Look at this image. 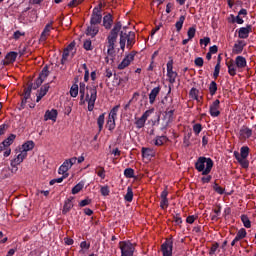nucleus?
<instances>
[{"mask_svg":"<svg viewBox=\"0 0 256 256\" xmlns=\"http://www.w3.org/2000/svg\"><path fill=\"white\" fill-rule=\"evenodd\" d=\"M80 105L88 103V111L95 109V101H97V86H85V83L80 82Z\"/></svg>","mask_w":256,"mask_h":256,"instance_id":"obj_1","label":"nucleus"},{"mask_svg":"<svg viewBox=\"0 0 256 256\" xmlns=\"http://www.w3.org/2000/svg\"><path fill=\"white\" fill-rule=\"evenodd\" d=\"M213 160L211 158H207L205 156H200L195 164L194 167L198 173H201L202 175H209L213 169Z\"/></svg>","mask_w":256,"mask_h":256,"instance_id":"obj_2","label":"nucleus"},{"mask_svg":"<svg viewBox=\"0 0 256 256\" xmlns=\"http://www.w3.org/2000/svg\"><path fill=\"white\" fill-rule=\"evenodd\" d=\"M119 31H121V22H117L110 34L107 37V53L108 55H115V44L117 43V37H119Z\"/></svg>","mask_w":256,"mask_h":256,"instance_id":"obj_3","label":"nucleus"},{"mask_svg":"<svg viewBox=\"0 0 256 256\" xmlns=\"http://www.w3.org/2000/svg\"><path fill=\"white\" fill-rule=\"evenodd\" d=\"M125 45L127 49H133V45H135V32L120 33V49L122 51H125Z\"/></svg>","mask_w":256,"mask_h":256,"instance_id":"obj_4","label":"nucleus"},{"mask_svg":"<svg viewBox=\"0 0 256 256\" xmlns=\"http://www.w3.org/2000/svg\"><path fill=\"white\" fill-rule=\"evenodd\" d=\"M234 157L238 161V163L243 167V169H247L249 167V161L247 158L249 157V148L248 146H243L240 149V153L235 151Z\"/></svg>","mask_w":256,"mask_h":256,"instance_id":"obj_5","label":"nucleus"},{"mask_svg":"<svg viewBox=\"0 0 256 256\" xmlns=\"http://www.w3.org/2000/svg\"><path fill=\"white\" fill-rule=\"evenodd\" d=\"M136 244L131 241H120L119 249L121 250V256H133L135 253Z\"/></svg>","mask_w":256,"mask_h":256,"instance_id":"obj_6","label":"nucleus"},{"mask_svg":"<svg viewBox=\"0 0 256 256\" xmlns=\"http://www.w3.org/2000/svg\"><path fill=\"white\" fill-rule=\"evenodd\" d=\"M75 42H71L63 51L61 64L65 65L75 57Z\"/></svg>","mask_w":256,"mask_h":256,"instance_id":"obj_7","label":"nucleus"},{"mask_svg":"<svg viewBox=\"0 0 256 256\" xmlns=\"http://www.w3.org/2000/svg\"><path fill=\"white\" fill-rule=\"evenodd\" d=\"M103 9V4H98L92 12V16H91V20L90 23L91 25H99V23H101L102 19H103V15H102V10Z\"/></svg>","mask_w":256,"mask_h":256,"instance_id":"obj_8","label":"nucleus"},{"mask_svg":"<svg viewBox=\"0 0 256 256\" xmlns=\"http://www.w3.org/2000/svg\"><path fill=\"white\" fill-rule=\"evenodd\" d=\"M77 163V157H72L69 159H66L63 164L59 167L58 173L59 175H69L67 173L71 167H73Z\"/></svg>","mask_w":256,"mask_h":256,"instance_id":"obj_9","label":"nucleus"},{"mask_svg":"<svg viewBox=\"0 0 256 256\" xmlns=\"http://www.w3.org/2000/svg\"><path fill=\"white\" fill-rule=\"evenodd\" d=\"M135 55H137V52L132 51L129 54L125 56V58L121 61V63L118 65V69L120 71H123V69H127L135 61Z\"/></svg>","mask_w":256,"mask_h":256,"instance_id":"obj_10","label":"nucleus"},{"mask_svg":"<svg viewBox=\"0 0 256 256\" xmlns=\"http://www.w3.org/2000/svg\"><path fill=\"white\" fill-rule=\"evenodd\" d=\"M209 113L211 117H219L221 115V101L219 99L214 100L210 104Z\"/></svg>","mask_w":256,"mask_h":256,"instance_id":"obj_11","label":"nucleus"},{"mask_svg":"<svg viewBox=\"0 0 256 256\" xmlns=\"http://www.w3.org/2000/svg\"><path fill=\"white\" fill-rule=\"evenodd\" d=\"M161 252L163 256H173V241L166 240L161 245Z\"/></svg>","mask_w":256,"mask_h":256,"instance_id":"obj_12","label":"nucleus"},{"mask_svg":"<svg viewBox=\"0 0 256 256\" xmlns=\"http://www.w3.org/2000/svg\"><path fill=\"white\" fill-rule=\"evenodd\" d=\"M253 135V130L247 126H242L239 131L238 139L240 141H247Z\"/></svg>","mask_w":256,"mask_h":256,"instance_id":"obj_13","label":"nucleus"},{"mask_svg":"<svg viewBox=\"0 0 256 256\" xmlns=\"http://www.w3.org/2000/svg\"><path fill=\"white\" fill-rule=\"evenodd\" d=\"M58 115L59 112L57 109L46 110L44 114V121H52L53 123H56Z\"/></svg>","mask_w":256,"mask_h":256,"instance_id":"obj_14","label":"nucleus"},{"mask_svg":"<svg viewBox=\"0 0 256 256\" xmlns=\"http://www.w3.org/2000/svg\"><path fill=\"white\" fill-rule=\"evenodd\" d=\"M151 112L149 110L145 111L140 118L136 119L135 125L137 129H143L145 127V123H147V119H149V115Z\"/></svg>","mask_w":256,"mask_h":256,"instance_id":"obj_15","label":"nucleus"},{"mask_svg":"<svg viewBox=\"0 0 256 256\" xmlns=\"http://www.w3.org/2000/svg\"><path fill=\"white\" fill-rule=\"evenodd\" d=\"M253 27L251 25H247L246 27H241L238 30L239 39H247L249 37V33H252Z\"/></svg>","mask_w":256,"mask_h":256,"instance_id":"obj_16","label":"nucleus"},{"mask_svg":"<svg viewBox=\"0 0 256 256\" xmlns=\"http://www.w3.org/2000/svg\"><path fill=\"white\" fill-rule=\"evenodd\" d=\"M169 195V191H167V189H164L162 192H161V195H160V207L161 209L165 210L167 209V207H169V199L167 198Z\"/></svg>","mask_w":256,"mask_h":256,"instance_id":"obj_17","label":"nucleus"},{"mask_svg":"<svg viewBox=\"0 0 256 256\" xmlns=\"http://www.w3.org/2000/svg\"><path fill=\"white\" fill-rule=\"evenodd\" d=\"M25 159H27V153L20 151V153L11 161V167L21 165Z\"/></svg>","mask_w":256,"mask_h":256,"instance_id":"obj_18","label":"nucleus"},{"mask_svg":"<svg viewBox=\"0 0 256 256\" xmlns=\"http://www.w3.org/2000/svg\"><path fill=\"white\" fill-rule=\"evenodd\" d=\"M53 23H54L53 21H50V23H48L45 26L43 32L41 33V37H40L41 41H47V38L49 37V35H51V31H53L54 29Z\"/></svg>","mask_w":256,"mask_h":256,"instance_id":"obj_19","label":"nucleus"},{"mask_svg":"<svg viewBox=\"0 0 256 256\" xmlns=\"http://www.w3.org/2000/svg\"><path fill=\"white\" fill-rule=\"evenodd\" d=\"M16 137L17 136L15 134H11L7 139H5L2 143H0V151H5V149L11 147Z\"/></svg>","mask_w":256,"mask_h":256,"instance_id":"obj_20","label":"nucleus"},{"mask_svg":"<svg viewBox=\"0 0 256 256\" xmlns=\"http://www.w3.org/2000/svg\"><path fill=\"white\" fill-rule=\"evenodd\" d=\"M235 65L239 71H243L247 67V59L243 56H237L235 58Z\"/></svg>","mask_w":256,"mask_h":256,"instance_id":"obj_21","label":"nucleus"},{"mask_svg":"<svg viewBox=\"0 0 256 256\" xmlns=\"http://www.w3.org/2000/svg\"><path fill=\"white\" fill-rule=\"evenodd\" d=\"M244 48H245V42L243 40H239L237 41V43L234 44L232 52L234 55H241V53H243Z\"/></svg>","mask_w":256,"mask_h":256,"instance_id":"obj_22","label":"nucleus"},{"mask_svg":"<svg viewBox=\"0 0 256 256\" xmlns=\"http://www.w3.org/2000/svg\"><path fill=\"white\" fill-rule=\"evenodd\" d=\"M161 93V86L155 87L151 90L149 94V103L150 105H153L155 103V99H157V96Z\"/></svg>","mask_w":256,"mask_h":256,"instance_id":"obj_23","label":"nucleus"},{"mask_svg":"<svg viewBox=\"0 0 256 256\" xmlns=\"http://www.w3.org/2000/svg\"><path fill=\"white\" fill-rule=\"evenodd\" d=\"M226 67H228V73L230 77H235L237 75V65L233 62V60H230L226 62Z\"/></svg>","mask_w":256,"mask_h":256,"instance_id":"obj_24","label":"nucleus"},{"mask_svg":"<svg viewBox=\"0 0 256 256\" xmlns=\"http://www.w3.org/2000/svg\"><path fill=\"white\" fill-rule=\"evenodd\" d=\"M73 197H69L65 202L63 206L62 213L63 215H67L71 209H73Z\"/></svg>","mask_w":256,"mask_h":256,"instance_id":"obj_25","label":"nucleus"},{"mask_svg":"<svg viewBox=\"0 0 256 256\" xmlns=\"http://www.w3.org/2000/svg\"><path fill=\"white\" fill-rule=\"evenodd\" d=\"M17 60V52H9L5 57L4 65H11Z\"/></svg>","mask_w":256,"mask_h":256,"instance_id":"obj_26","label":"nucleus"},{"mask_svg":"<svg viewBox=\"0 0 256 256\" xmlns=\"http://www.w3.org/2000/svg\"><path fill=\"white\" fill-rule=\"evenodd\" d=\"M35 149V142L32 140L25 142L21 147L22 153H27V151H33Z\"/></svg>","mask_w":256,"mask_h":256,"instance_id":"obj_27","label":"nucleus"},{"mask_svg":"<svg viewBox=\"0 0 256 256\" xmlns=\"http://www.w3.org/2000/svg\"><path fill=\"white\" fill-rule=\"evenodd\" d=\"M103 25L105 29H111V27H113V16L111 14H107L104 16Z\"/></svg>","mask_w":256,"mask_h":256,"instance_id":"obj_28","label":"nucleus"},{"mask_svg":"<svg viewBox=\"0 0 256 256\" xmlns=\"http://www.w3.org/2000/svg\"><path fill=\"white\" fill-rule=\"evenodd\" d=\"M97 33H99V26H97V24H91L87 28V35H90V37H95Z\"/></svg>","mask_w":256,"mask_h":256,"instance_id":"obj_29","label":"nucleus"},{"mask_svg":"<svg viewBox=\"0 0 256 256\" xmlns=\"http://www.w3.org/2000/svg\"><path fill=\"white\" fill-rule=\"evenodd\" d=\"M142 157L146 159H151V157H155V151L151 148H142Z\"/></svg>","mask_w":256,"mask_h":256,"instance_id":"obj_30","label":"nucleus"},{"mask_svg":"<svg viewBox=\"0 0 256 256\" xmlns=\"http://www.w3.org/2000/svg\"><path fill=\"white\" fill-rule=\"evenodd\" d=\"M167 141H169V138H167V136H157L154 139V145H156V147H161V145L167 143Z\"/></svg>","mask_w":256,"mask_h":256,"instance_id":"obj_31","label":"nucleus"},{"mask_svg":"<svg viewBox=\"0 0 256 256\" xmlns=\"http://www.w3.org/2000/svg\"><path fill=\"white\" fill-rule=\"evenodd\" d=\"M220 71H221V59L219 57L213 72V78L215 79V81H217V79L219 78Z\"/></svg>","mask_w":256,"mask_h":256,"instance_id":"obj_32","label":"nucleus"},{"mask_svg":"<svg viewBox=\"0 0 256 256\" xmlns=\"http://www.w3.org/2000/svg\"><path fill=\"white\" fill-rule=\"evenodd\" d=\"M32 89H33L32 84L24 89V96H23V99H22V103H27V99H29V97H31V90Z\"/></svg>","mask_w":256,"mask_h":256,"instance_id":"obj_33","label":"nucleus"},{"mask_svg":"<svg viewBox=\"0 0 256 256\" xmlns=\"http://www.w3.org/2000/svg\"><path fill=\"white\" fill-rule=\"evenodd\" d=\"M97 125L99 129V133L103 131V126L105 125V113L101 114L97 119Z\"/></svg>","mask_w":256,"mask_h":256,"instance_id":"obj_34","label":"nucleus"},{"mask_svg":"<svg viewBox=\"0 0 256 256\" xmlns=\"http://www.w3.org/2000/svg\"><path fill=\"white\" fill-rule=\"evenodd\" d=\"M217 89H218V87H217V82L212 81V82L209 84V86H208V90H209V93H210L211 97H213L214 95L217 94Z\"/></svg>","mask_w":256,"mask_h":256,"instance_id":"obj_35","label":"nucleus"},{"mask_svg":"<svg viewBox=\"0 0 256 256\" xmlns=\"http://www.w3.org/2000/svg\"><path fill=\"white\" fill-rule=\"evenodd\" d=\"M48 91H49V86H44L43 88L40 89V92L36 99L37 103H39V101H41V99H43V97L47 95Z\"/></svg>","mask_w":256,"mask_h":256,"instance_id":"obj_36","label":"nucleus"},{"mask_svg":"<svg viewBox=\"0 0 256 256\" xmlns=\"http://www.w3.org/2000/svg\"><path fill=\"white\" fill-rule=\"evenodd\" d=\"M247 237V230L245 228H241L237 233H236V241H241V239H245Z\"/></svg>","mask_w":256,"mask_h":256,"instance_id":"obj_37","label":"nucleus"},{"mask_svg":"<svg viewBox=\"0 0 256 256\" xmlns=\"http://www.w3.org/2000/svg\"><path fill=\"white\" fill-rule=\"evenodd\" d=\"M95 173H96V175H98V177H100V179H105V177H106L105 168L103 166H97L95 168Z\"/></svg>","mask_w":256,"mask_h":256,"instance_id":"obj_38","label":"nucleus"},{"mask_svg":"<svg viewBox=\"0 0 256 256\" xmlns=\"http://www.w3.org/2000/svg\"><path fill=\"white\" fill-rule=\"evenodd\" d=\"M241 221L246 229H251V220H249V216L245 214L241 215Z\"/></svg>","mask_w":256,"mask_h":256,"instance_id":"obj_39","label":"nucleus"},{"mask_svg":"<svg viewBox=\"0 0 256 256\" xmlns=\"http://www.w3.org/2000/svg\"><path fill=\"white\" fill-rule=\"evenodd\" d=\"M183 23H185V16H180L179 20L176 22V31L179 33L183 29Z\"/></svg>","mask_w":256,"mask_h":256,"instance_id":"obj_40","label":"nucleus"},{"mask_svg":"<svg viewBox=\"0 0 256 256\" xmlns=\"http://www.w3.org/2000/svg\"><path fill=\"white\" fill-rule=\"evenodd\" d=\"M125 201H127L128 203H131L133 201V188H131V186H129L127 188V193L124 196Z\"/></svg>","mask_w":256,"mask_h":256,"instance_id":"obj_41","label":"nucleus"},{"mask_svg":"<svg viewBox=\"0 0 256 256\" xmlns=\"http://www.w3.org/2000/svg\"><path fill=\"white\" fill-rule=\"evenodd\" d=\"M167 77H168L169 83H171V85H173V83H175V81L177 79V72H175L173 70L170 72H167Z\"/></svg>","mask_w":256,"mask_h":256,"instance_id":"obj_42","label":"nucleus"},{"mask_svg":"<svg viewBox=\"0 0 256 256\" xmlns=\"http://www.w3.org/2000/svg\"><path fill=\"white\" fill-rule=\"evenodd\" d=\"M120 107H121L120 105L114 106V107L111 109V111H110L108 117H110L111 119H117V113H119V108H120Z\"/></svg>","mask_w":256,"mask_h":256,"instance_id":"obj_43","label":"nucleus"},{"mask_svg":"<svg viewBox=\"0 0 256 256\" xmlns=\"http://www.w3.org/2000/svg\"><path fill=\"white\" fill-rule=\"evenodd\" d=\"M83 187H85V184L83 182H79L72 188V195H77L80 191L83 190Z\"/></svg>","mask_w":256,"mask_h":256,"instance_id":"obj_44","label":"nucleus"},{"mask_svg":"<svg viewBox=\"0 0 256 256\" xmlns=\"http://www.w3.org/2000/svg\"><path fill=\"white\" fill-rule=\"evenodd\" d=\"M124 176L126 179H133L135 177V170L133 168H126L124 170Z\"/></svg>","mask_w":256,"mask_h":256,"instance_id":"obj_45","label":"nucleus"},{"mask_svg":"<svg viewBox=\"0 0 256 256\" xmlns=\"http://www.w3.org/2000/svg\"><path fill=\"white\" fill-rule=\"evenodd\" d=\"M79 95V85L73 84L70 88V96L77 97Z\"/></svg>","mask_w":256,"mask_h":256,"instance_id":"obj_46","label":"nucleus"},{"mask_svg":"<svg viewBox=\"0 0 256 256\" xmlns=\"http://www.w3.org/2000/svg\"><path fill=\"white\" fill-rule=\"evenodd\" d=\"M106 127L109 131H113L115 129V118L108 117Z\"/></svg>","mask_w":256,"mask_h":256,"instance_id":"obj_47","label":"nucleus"},{"mask_svg":"<svg viewBox=\"0 0 256 256\" xmlns=\"http://www.w3.org/2000/svg\"><path fill=\"white\" fill-rule=\"evenodd\" d=\"M39 77L41 79H43L45 81V79H47V77H49V67L48 66H44Z\"/></svg>","mask_w":256,"mask_h":256,"instance_id":"obj_48","label":"nucleus"},{"mask_svg":"<svg viewBox=\"0 0 256 256\" xmlns=\"http://www.w3.org/2000/svg\"><path fill=\"white\" fill-rule=\"evenodd\" d=\"M43 81H45V80H43V78H41V76H39L36 79V81L33 84H31L32 88L33 89H39V87H41V85H43Z\"/></svg>","mask_w":256,"mask_h":256,"instance_id":"obj_49","label":"nucleus"},{"mask_svg":"<svg viewBox=\"0 0 256 256\" xmlns=\"http://www.w3.org/2000/svg\"><path fill=\"white\" fill-rule=\"evenodd\" d=\"M189 95L191 97V99H198L199 97V89L197 88H191Z\"/></svg>","mask_w":256,"mask_h":256,"instance_id":"obj_50","label":"nucleus"},{"mask_svg":"<svg viewBox=\"0 0 256 256\" xmlns=\"http://www.w3.org/2000/svg\"><path fill=\"white\" fill-rule=\"evenodd\" d=\"M174 113H175V110L173 109L169 110V108L165 111V117L166 119H168L169 122L173 121Z\"/></svg>","mask_w":256,"mask_h":256,"instance_id":"obj_51","label":"nucleus"},{"mask_svg":"<svg viewBox=\"0 0 256 256\" xmlns=\"http://www.w3.org/2000/svg\"><path fill=\"white\" fill-rule=\"evenodd\" d=\"M83 48L86 51H93V43L91 42V40H85L83 44Z\"/></svg>","mask_w":256,"mask_h":256,"instance_id":"obj_52","label":"nucleus"},{"mask_svg":"<svg viewBox=\"0 0 256 256\" xmlns=\"http://www.w3.org/2000/svg\"><path fill=\"white\" fill-rule=\"evenodd\" d=\"M100 193L103 195V197H108L109 193H111V190H109V187L107 185L101 186Z\"/></svg>","mask_w":256,"mask_h":256,"instance_id":"obj_53","label":"nucleus"},{"mask_svg":"<svg viewBox=\"0 0 256 256\" xmlns=\"http://www.w3.org/2000/svg\"><path fill=\"white\" fill-rule=\"evenodd\" d=\"M213 189L216 193H218V195H223V193H225V188L219 186L217 183H214Z\"/></svg>","mask_w":256,"mask_h":256,"instance_id":"obj_54","label":"nucleus"},{"mask_svg":"<svg viewBox=\"0 0 256 256\" xmlns=\"http://www.w3.org/2000/svg\"><path fill=\"white\" fill-rule=\"evenodd\" d=\"M62 175L63 177L61 178L51 180L50 185H55V183H63V179H67V177H69V174H62Z\"/></svg>","mask_w":256,"mask_h":256,"instance_id":"obj_55","label":"nucleus"},{"mask_svg":"<svg viewBox=\"0 0 256 256\" xmlns=\"http://www.w3.org/2000/svg\"><path fill=\"white\" fill-rule=\"evenodd\" d=\"M13 39H15V41H19V39H21V37H25V32H21L19 30L15 31L13 34Z\"/></svg>","mask_w":256,"mask_h":256,"instance_id":"obj_56","label":"nucleus"},{"mask_svg":"<svg viewBox=\"0 0 256 256\" xmlns=\"http://www.w3.org/2000/svg\"><path fill=\"white\" fill-rule=\"evenodd\" d=\"M195 33H197V29L195 27H190L187 31L188 38L193 39L195 37Z\"/></svg>","mask_w":256,"mask_h":256,"instance_id":"obj_57","label":"nucleus"},{"mask_svg":"<svg viewBox=\"0 0 256 256\" xmlns=\"http://www.w3.org/2000/svg\"><path fill=\"white\" fill-rule=\"evenodd\" d=\"M193 131H194L195 135H199V133H201L203 131V126L199 123L195 124L193 126Z\"/></svg>","mask_w":256,"mask_h":256,"instance_id":"obj_58","label":"nucleus"},{"mask_svg":"<svg viewBox=\"0 0 256 256\" xmlns=\"http://www.w3.org/2000/svg\"><path fill=\"white\" fill-rule=\"evenodd\" d=\"M209 43H211V38L209 37H204L202 39H200V46L204 48L207 47V45H209Z\"/></svg>","mask_w":256,"mask_h":256,"instance_id":"obj_59","label":"nucleus"},{"mask_svg":"<svg viewBox=\"0 0 256 256\" xmlns=\"http://www.w3.org/2000/svg\"><path fill=\"white\" fill-rule=\"evenodd\" d=\"M204 63H205V60H203L202 57H197L194 60V64L196 67H203Z\"/></svg>","mask_w":256,"mask_h":256,"instance_id":"obj_60","label":"nucleus"},{"mask_svg":"<svg viewBox=\"0 0 256 256\" xmlns=\"http://www.w3.org/2000/svg\"><path fill=\"white\" fill-rule=\"evenodd\" d=\"M217 249H219V243H214L212 244L210 251H209V255H215V253L217 252Z\"/></svg>","mask_w":256,"mask_h":256,"instance_id":"obj_61","label":"nucleus"},{"mask_svg":"<svg viewBox=\"0 0 256 256\" xmlns=\"http://www.w3.org/2000/svg\"><path fill=\"white\" fill-rule=\"evenodd\" d=\"M198 217L195 215H190L186 218V223H189V225H193L195 221H197Z\"/></svg>","mask_w":256,"mask_h":256,"instance_id":"obj_62","label":"nucleus"},{"mask_svg":"<svg viewBox=\"0 0 256 256\" xmlns=\"http://www.w3.org/2000/svg\"><path fill=\"white\" fill-rule=\"evenodd\" d=\"M213 179V177L209 174L207 175H203V177L201 178L202 183H211V180Z\"/></svg>","mask_w":256,"mask_h":256,"instance_id":"obj_63","label":"nucleus"},{"mask_svg":"<svg viewBox=\"0 0 256 256\" xmlns=\"http://www.w3.org/2000/svg\"><path fill=\"white\" fill-rule=\"evenodd\" d=\"M84 0H72L70 1V3L68 4V7H77L78 5H81V3Z\"/></svg>","mask_w":256,"mask_h":256,"instance_id":"obj_64","label":"nucleus"}]
</instances>
